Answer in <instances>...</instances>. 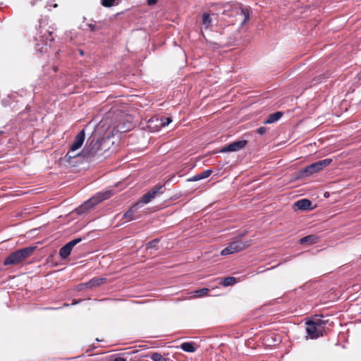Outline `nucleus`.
Segmentation results:
<instances>
[{
	"mask_svg": "<svg viewBox=\"0 0 361 361\" xmlns=\"http://www.w3.org/2000/svg\"><path fill=\"white\" fill-rule=\"evenodd\" d=\"M223 8L222 15L224 20L228 23L235 24L240 21V27H243L250 19V13L247 8H243L239 4L226 3L220 5Z\"/></svg>",
	"mask_w": 361,
	"mask_h": 361,
	"instance_id": "nucleus-1",
	"label": "nucleus"
},
{
	"mask_svg": "<svg viewBox=\"0 0 361 361\" xmlns=\"http://www.w3.org/2000/svg\"><path fill=\"white\" fill-rule=\"evenodd\" d=\"M35 248L36 247L34 246L26 247L11 253L4 259V264L5 266L19 264L29 257Z\"/></svg>",
	"mask_w": 361,
	"mask_h": 361,
	"instance_id": "nucleus-2",
	"label": "nucleus"
},
{
	"mask_svg": "<svg viewBox=\"0 0 361 361\" xmlns=\"http://www.w3.org/2000/svg\"><path fill=\"white\" fill-rule=\"evenodd\" d=\"M113 195L112 190H106L104 192H99L97 193L94 196L85 202L82 205H80L77 209V213L81 214L85 212L87 210L92 208L96 204L102 202L104 200H106L110 198Z\"/></svg>",
	"mask_w": 361,
	"mask_h": 361,
	"instance_id": "nucleus-3",
	"label": "nucleus"
},
{
	"mask_svg": "<svg viewBox=\"0 0 361 361\" xmlns=\"http://www.w3.org/2000/svg\"><path fill=\"white\" fill-rule=\"evenodd\" d=\"M54 30L55 28L54 27L48 25L47 19H40L39 27L37 30V36H39V40L43 42L45 45H48V42H49L50 46L51 43L54 40L53 37Z\"/></svg>",
	"mask_w": 361,
	"mask_h": 361,
	"instance_id": "nucleus-4",
	"label": "nucleus"
},
{
	"mask_svg": "<svg viewBox=\"0 0 361 361\" xmlns=\"http://www.w3.org/2000/svg\"><path fill=\"white\" fill-rule=\"evenodd\" d=\"M306 332L308 338L316 339L319 336H322L324 327L321 319L308 321L306 322Z\"/></svg>",
	"mask_w": 361,
	"mask_h": 361,
	"instance_id": "nucleus-5",
	"label": "nucleus"
},
{
	"mask_svg": "<svg viewBox=\"0 0 361 361\" xmlns=\"http://www.w3.org/2000/svg\"><path fill=\"white\" fill-rule=\"evenodd\" d=\"M250 245L249 241H243L240 239H236L231 242L227 247L223 249L221 252V255H228L237 252H240L247 248Z\"/></svg>",
	"mask_w": 361,
	"mask_h": 361,
	"instance_id": "nucleus-6",
	"label": "nucleus"
},
{
	"mask_svg": "<svg viewBox=\"0 0 361 361\" xmlns=\"http://www.w3.org/2000/svg\"><path fill=\"white\" fill-rule=\"evenodd\" d=\"M332 161V159H324L322 160H319L318 161H316L314 163H312L307 166H306L302 171V176H310L314 173H316L326 166H328Z\"/></svg>",
	"mask_w": 361,
	"mask_h": 361,
	"instance_id": "nucleus-7",
	"label": "nucleus"
},
{
	"mask_svg": "<svg viewBox=\"0 0 361 361\" xmlns=\"http://www.w3.org/2000/svg\"><path fill=\"white\" fill-rule=\"evenodd\" d=\"M164 191V185H154L149 191L144 194L137 202L142 204H148L154 200L158 195L162 194Z\"/></svg>",
	"mask_w": 361,
	"mask_h": 361,
	"instance_id": "nucleus-8",
	"label": "nucleus"
},
{
	"mask_svg": "<svg viewBox=\"0 0 361 361\" xmlns=\"http://www.w3.org/2000/svg\"><path fill=\"white\" fill-rule=\"evenodd\" d=\"M100 147L101 143L99 140L95 137H90L87 140L82 152L84 153V156H94L100 149Z\"/></svg>",
	"mask_w": 361,
	"mask_h": 361,
	"instance_id": "nucleus-9",
	"label": "nucleus"
},
{
	"mask_svg": "<svg viewBox=\"0 0 361 361\" xmlns=\"http://www.w3.org/2000/svg\"><path fill=\"white\" fill-rule=\"evenodd\" d=\"M82 241V238H78L71 240L63 246L59 250V255L61 259H66L71 253V251L75 245Z\"/></svg>",
	"mask_w": 361,
	"mask_h": 361,
	"instance_id": "nucleus-10",
	"label": "nucleus"
},
{
	"mask_svg": "<svg viewBox=\"0 0 361 361\" xmlns=\"http://www.w3.org/2000/svg\"><path fill=\"white\" fill-rule=\"evenodd\" d=\"M140 208V202L135 203L126 212L123 214L122 219L128 222L140 218V215L137 214V212Z\"/></svg>",
	"mask_w": 361,
	"mask_h": 361,
	"instance_id": "nucleus-11",
	"label": "nucleus"
},
{
	"mask_svg": "<svg viewBox=\"0 0 361 361\" xmlns=\"http://www.w3.org/2000/svg\"><path fill=\"white\" fill-rule=\"evenodd\" d=\"M246 144V140H236L222 148L221 152H237L243 149Z\"/></svg>",
	"mask_w": 361,
	"mask_h": 361,
	"instance_id": "nucleus-12",
	"label": "nucleus"
},
{
	"mask_svg": "<svg viewBox=\"0 0 361 361\" xmlns=\"http://www.w3.org/2000/svg\"><path fill=\"white\" fill-rule=\"evenodd\" d=\"M106 279L102 277H95L90 280L89 281L81 283L78 286L79 290H82L83 288L91 289L94 287H97L100 286L101 284L105 283Z\"/></svg>",
	"mask_w": 361,
	"mask_h": 361,
	"instance_id": "nucleus-13",
	"label": "nucleus"
},
{
	"mask_svg": "<svg viewBox=\"0 0 361 361\" xmlns=\"http://www.w3.org/2000/svg\"><path fill=\"white\" fill-rule=\"evenodd\" d=\"M85 130H82L75 137L74 141L70 147L71 148V152H75L78 149H80L82 147V145L85 141Z\"/></svg>",
	"mask_w": 361,
	"mask_h": 361,
	"instance_id": "nucleus-14",
	"label": "nucleus"
},
{
	"mask_svg": "<svg viewBox=\"0 0 361 361\" xmlns=\"http://www.w3.org/2000/svg\"><path fill=\"white\" fill-rule=\"evenodd\" d=\"M312 202L307 199H302L295 203V206L300 210H307L311 208Z\"/></svg>",
	"mask_w": 361,
	"mask_h": 361,
	"instance_id": "nucleus-15",
	"label": "nucleus"
},
{
	"mask_svg": "<svg viewBox=\"0 0 361 361\" xmlns=\"http://www.w3.org/2000/svg\"><path fill=\"white\" fill-rule=\"evenodd\" d=\"M212 173V170H205L188 179L189 181H198L208 178Z\"/></svg>",
	"mask_w": 361,
	"mask_h": 361,
	"instance_id": "nucleus-16",
	"label": "nucleus"
},
{
	"mask_svg": "<svg viewBox=\"0 0 361 361\" xmlns=\"http://www.w3.org/2000/svg\"><path fill=\"white\" fill-rule=\"evenodd\" d=\"M283 116L281 111H276L270 114L268 118L264 121L265 124H271L278 121Z\"/></svg>",
	"mask_w": 361,
	"mask_h": 361,
	"instance_id": "nucleus-17",
	"label": "nucleus"
},
{
	"mask_svg": "<svg viewBox=\"0 0 361 361\" xmlns=\"http://www.w3.org/2000/svg\"><path fill=\"white\" fill-rule=\"evenodd\" d=\"M319 241V238L315 235H310L305 237L302 238L300 240V244L307 243L309 245H313L317 243Z\"/></svg>",
	"mask_w": 361,
	"mask_h": 361,
	"instance_id": "nucleus-18",
	"label": "nucleus"
},
{
	"mask_svg": "<svg viewBox=\"0 0 361 361\" xmlns=\"http://www.w3.org/2000/svg\"><path fill=\"white\" fill-rule=\"evenodd\" d=\"M237 280L233 276H229L221 279L219 283L225 287L233 286L236 283Z\"/></svg>",
	"mask_w": 361,
	"mask_h": 361,
	"instance_id": "nucleus-19",
	"label": "nucleus"
},
{
	"mask_svg": "<svg viewBox=\"0 0 361 361\" xmlns=\"http://www.w3.org/2000/svg\"><path fill=\"white\" fill-rule=\"evenodd\" d=\"M180 348L185 351L188 353H193L196 350L195 347V344L192 342H185L183 343L180 345Z\"/></svg>",
	"mask_w": 361,
	"mask_h": 361,
	"instance_id": "nucleus-20",
	"label": "nucleus"
},
{
	"mask_svg": "<svg viewBox=\"0 0 361 361\" xmlns=\"http://www.w3.org/2000/svg\"><path fill=\"white\" fill-rule=\"evenodd\" d=\"M212 23V20L211 16L207 13H202V25L205 29H208L210 27Z\"/></svg>",
	"mask_w": 361,
	"mask_h": 361,
	"instance_id": "nucleus-21",
	"label": "nucleus"
},
{
	"mask_svg": "<svg viewBox=\"0 0 361 361\" xmlns=\"http://www.w3.org/2000/svg\"><path fill=\"white\" fill-rule=\"evenodd\" d=\"M151 359L153 361H166V359L158 353H154L152 355Z\"/></svg>",
	"mask_w": 361,
	"mask_h": 361,
	"instance_id": "nucleus-22",
	"label": "nucleus"
},
{
	"mask_svg": "<svg viewBox=\"0 0 361 361\" xmlns=\"http://www.w3.org/2000/svg\"><path fill=\"white\" fill-rule=\"evenodd\" d=\"M79 155V153L78 154H75V152H71V148L70 147L68 153L66 154V157L68 160V162H71V160L75 157H76L77 156Z\"/></svg>",
	"mask_w": 361,
	"mask_h": 361,
	"instance_id": "nucleus-23",
	"label": "nucleus"
},
{
	"mask_svg": "<svg viewBox=\"0 0 361 361\" xmlns=\"http://www.w3.org/2000/svg\"><path fill=\"white\" fill-rule=\"evenodd\" d=\"M208 292H209V289L204 288L199 289V290H196L195 293L197 297H202V296L207 295Z\"/></svg>",
	"mask_w": 361,
	"mask_h": 361,
	"instance_id": "nucleus-24",
	"label": "nucleus"
},
{
	"mask_svg": "<svg viewBox=\"0 0 361 361\" xmlns=\"http://www.w3.org/2000/svg\"><path fill=\"white\" fill-rule=\"evenodd\" d=\"M116 0H102L101 3L104 7H111Z\"/></svg>",
	"mask_w": 361,
	"mask_h": 361,
	"instance_id": "nucleus-25",
	"label": "nucleus"
},
{
	"mask_svg": "<svg viewBox=\"0 0 361 361\" xmlns=\"http://www.w3.org/2000/svg\"><path fill=\"white\" fill-rule=\"evenodd\" d=\"M158 243V240L157 239H154L153 240H151L150 242H149L147 245V248H153V247H155L157 246V244Z\"/></svg>",
	"mask_w": 361,
	"mask_h": 361,
	"instance_id": "nucleus-26",
	"label": "nucleus"
},
{
	"mask_svg": "<svg viewBox=\"0 0 361 361\" xmlns=\"http://www.w3.org/2000/svg\"><path fill=\"white\" fill-rule=\"evenodd\" d=\"M171 119L170 118H165L164 120H161V126H166L171 122Z\"/></svg>",
	"mask_w": 361,
	"mask_h": 361,
	"instance_id": "nucleus-27",
	"label": "nucleus"
},
{
	"mask_svg": "<svg viewBox=\"0 0 361 361\" xmlns=\"http://www.w3.org/2000/svg\"><path fill=\"white\" fill-rule=\"evenodd\" d=\"M266 130L267 129L265 127H260L257 130V132L260 135H263L264 133H265Z\"/></svg>",
	"mask_w": 361,
	"mask_h": 361,
	"instance_id": "nucleus-28",
	"label": "nucleus"
},
{
	"mask_svg": "<svg viewBox=\"0 0 361 361\" xmlns=\"http://www.w3.org/2000/svg\"><path fill=\"white\" fill-rule=\"evenodd\" d=\"M147 4L149 6H154L157 4V0H147Z\"/></svg>",
	"mask_w": 361,
	"mask_h": 361,
	"instance_id": "nucleus-29",
	"label": "nucleus"
},
{
	"mask_svg": "<svg viewBox=\"0 0 361 361\" xmlns=\"http://www.w3.org/2000/svg\"><path fill=\"white\" fill-rule=\"evenodd\" d=\"M88 27H90V30L92 32L96 30V26L94 25L89 24Z\"/></svg>",
	"mask_w": 361,
	"mask_h": 361,
	"instance_id": "nucleus-30",
	"label": "nucleus"
},
{
	"mask_svg": "<svg viewBox=\"0 0 361 361\" xmlns=\"http://www.w3.org/2000/svg\"><path fill=\"white\" fill-rule=\"evenodd\" d=\"M114 361H126V360L123 357H118L115 358Z\"/></svg>",
	"mask_w": 361,
	"mask_h": 361,
	"instance_id": "nucleus-31",
	"label": "nucleus"
}]
</instances>
